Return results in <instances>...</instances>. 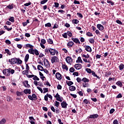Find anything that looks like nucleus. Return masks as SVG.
<instances>
[{
  "label": "nucleus",
  "mask_w": 124,
  "mask_h": 124,
  "mask_svg": "<svg viewBox=\"0 0 124 124\" xmlns=\"http://www.w3.org/2000/svg\"><path fill=\"white\" fill-rule=\"evenodd\" d=\"M51 63H54V62H59L60 60L57 56H53L51 57Z\"/></svg>",
  "instance_id": "1"
},
{
  "label": "nucleus",
  "mask_w": 124,
  "mask_h": 124,
  "mask_svg": "<svg viewBox=\"0 0 124 124\" xmlns=\"http://www.w3.org/2000/svg\"><path fill=\"white\" fill-rule=\"evenodd\" d=\"M3 74L6 76H10V68L5 69L2 71Z\"/></svg>",
  "instance_id": "2"
},
{
  "label": "nucleus",
  "mask_w": 124,
  "mask_h": 124,
  "mask_svg": "<svg viewBox=\"0 0 124 124\" xmlns=\"http://www.w3.org/2000/svg\"><path fill=\"white\" fill-rule=\"evenodd\" d=\"M49 53H50V55H51V56H54V55H56V53H58V52L55 49L50 48Z\"/></svg>",
  "instance_id": "3"
},
{
  "label": "nucleus",
  "mask_w": 124,
  "mask_h": 124,
  "mask_svg": "<svg viewBox=\"0 0 124 124\" xmlns=\"http://www.w3.org/2000/svg\"><path fill=\"white\" fill-rule=\"evenodd\" d=\"M66 62L67 63L70 64L73 62V60L71 57L68 56L66 58Z\"/></svg>",
  "instance_id": "4"
},
{
  "label": "nucleus",
  "mask_w": 124,
  "mask_h": 124,
  "mask_svg": "<svg viewBox=\"0 0 124 124\" xmlns=\"http://www.w3.org/2000/svg\"><path fill=\"white\" fill-rule=\"evenodd\" d=\"M67 103H66V102L63 101L62 103H61V106L62 108H64V109H66L67 108Z\"/></svg>",
  "instance_id": "5"
},
{
  "label": "nucleus",
  "mask_w": 124,
  "mask_h": 124,
  "mask_svg": "<svg viewBox=\"0 0 124 124\" xmlns=\"http://www.w3.org/2000/svg\"><path fill=\"white\" fill-rule=\"evenodd\" d=\"M55 97L56 98V100L58 101H60V102H62V100L61 98V96L58 93L56 94V95L55 96Z\"/></svg>",
  "instance_id": "6"
},
{
  "label": "nucleus",
  "mask_w": 124,
  "mask_h": 124,
  "mask_svg": "<svg viewBox=\"0 0 124 124\" xmlns=\"http://www.w3.org/2000/svg\"><path fill=\"white\" fill-rule=\"evenodd\" d=\"M55 76L58 80H62V75L59 72H57Z\"/></svg>",
  "instance_id": "7"
},
{
  "label": "nucleus",
  "mask_w": 124,
  "mask_h": 124,
  "mask_svg": "<svg viewBox=\"0 0 124 124\" xmlns=\"http://www.w3.org/2000/svg\"><path fill=\"white\" fill-rule=\"evenodd\" d=\"M44 62L45 66L46 67H48V66H50V64L49 63V61H48V60L45 59L44 60Z\"/></svg>",
  "instance_id": "8"
},
{
  "label": "nucleus",
  "mask_w": 124,
  "mask_h": 124,
  "mask_svg": "<svg viewBox=\"0 0 124 124\" xmlns=\"http://www.w3.org/2000/svg\"><path fill=\"white\" fill-rule=\"evenodd\" d=\"M75 68L78 70H79L82 68V65L81 64H76L75 65Z\"/></svg>",
  "instance_id": "9"
},
{
  "label": "nucleus",
  "mask_w": 124,
  "mask_h": 124,
  "mask_svg": "<svg viewBox=\"0 0 124 124\" xmlns=\"http://www.w3.org/2000/svg\"><path fill=\"white\" fill-rule=\"evenodd\" d=\"M23 93H24L25 94H31V89H25L23 91Z\"/></svg>",
  "instance_id": "10"
},
{
  "label": "nucleus",
  "mask_w": 124,
  "mask_h": 124,
  "mask_svg": "<svg viewBox=\"0 0 124 124\" xmlns=\"http://www.w3.org/2000/svg\"><path fill=\"white\" fill-rule=\"evenodd\" d=\"M97 28L100 31H103V30L104 29V27L102 26L101 24H99L97 25Z\"/></svg>",
  "instance_id": "11"
},
{
  "label": "nucleus",
  "mask_w": 124,
  "mask_h": 124,
  "mask_svg": "<svg viewBox=\"0 0 124 124\" xmlns=\"http://www.w3.org/2000/svg\"><path fill=\"white\" fill-rule=\"evenodd\" d=\"M98 118V115L96 114L91 115L89 116V119H97Z\"/></svg>",
  "instance_id": "12"
},
{
  "label": "nucleus",
  "mask_w": 124,
  "mask_h": 124,
  "mask_svg": "<svg viewBox=\"0 0 124 124\" xmlns=\"http://www.w3.org/2000/svg\"><path fill=\"white\" fill-rule=\"evenodd\" d=\"M72 40H73V41L75 42V43H78V44H80L81 43L80 42V41H79V39L76 38H72Z\"/></svg>",
  "instance_id": "13"
},
{
  "label": "nucleus",
  "mask_w": 124,
  "mask_h": 124,
  "mask_svg": "<svg viewBox=\"0 0 124 124\" xmlns=\"http://www.w3.org/2000/svg\"><path fill=\"white\" fill-rule=\"evenodd\" d=\"M28 83H29V81H28L27 80L24 82L23 84L25 88H30L31 87V85H30V84H29Z\"/></svg>",
  "instance_id": "14"
},
{
  "label": "nucleus",
  "mask_w": 124,
  "mask_h": 124,
  "mask_svg": "<svg viewBox=\"0 0 124 124\" xmlns=\"http://www.w3.org/2000/svg\"><path fill=\"white\" fill-rule=\"evenodd\" d=\"M74 45V43L72 41H69L67 44V46H68V48H70V47H72Z\"/></svg>",
  "instance_id": "15"
},
{
  "label": "nucleus",
  "mask_w": 124,
  "mask_h": 124,
  "mask_svg": "<svg viewBox=\"0 0 124 124\" xmlns=\"http://www.w3.org/2000/svg\"><path fill=\"white\" fill-rule=\"evenodd\" d=\"M16 59L13 58L12 59L9 60V62L13 63V64H15L16 63Z\"/></svg>",
  "instance_id": "16"
},
{
  "label": "nucleus",
  "mask_w": 124,
  "mask_h": 124,
  "mask_svg": "<svg viewBox=\"0 0 124 124\" xmlns=\"http://www.w3.org/2000/svg\"><path fill=\"white\" fill-rule=\"evenodd\" d=\"M85 50L87 52H89L90 53H91V52H92V48L91 47V46H85Z\"/></svg>",
  "instance_id": "17"
},
{
  "label": "nucleus",
  "mask_w": 124,
  "mask_h": 124,
  "mask_svg": "<svg viewBox=\"0 0 124 124\" xmlns=\"http://www.w3.org/2000/svg\"><path fill=\"white\" fill-rule=\"evenodd\" d=\"M76 62L78 63H83V61H82L81 57H78V60H77Z\"/></svg>",
  "instance_id": "18"
},
{
  "label": "nucleus",
  "mask_w": 124,
  "mask_h": 124,
  "mask_svg": "<svg viewBox=\"0 0 124 124\" xmlns=\"http://www.w3.org/2000/svg\"><path fill=\"white\" fill-rule=\"evenodd\" d=\"M29 59H30V55L29 54H27L26 55L24 59L25 62H27L29 61Z\"/></svg>",
  "instance_id": "19"
},
{
  "label": "nucleus",
  "mask_w": 124,
  "mask_h": 124,
  "mask_svg": "<svg viewBox=\"0 0 124 124\" xmlns=\"http://www.w3.org/2000/svg\"><path fill=\"white\" fill-rule=\"evenodd\" d=\"M26 49H28V48H30V49H33V46L31 45L30 44H27L25 46Z\"/></svg>",
  "instance_id": "20"
},
{
  "label": "nucleus",
  "mask_w": 124,
  "mask_h": 124,
  "mask_svg": "<svg viewBox=\"0 0 124 124\" xmlns=\"http://www.w3.org/2000/svg\"><path fill=\"white\" fill-rule=\"evenodd\" d=\"M69 89L70 91H71V92H73V91H75V90H76V88L74 86H70Z\"/></svg>",
  "instance_id": "21"
},
{
  "label": "nucleus",
  "mask_w": 124,
  "mask_h": 124,
  "mask_svg": "<svg viewBox=\"0 0 124 124\" xmlns=\"http://www.w3.org/2000/svg\"><path fill=\"white\" fill-rule=\"evenodd\" d=\"M16 95H17V96H21L22 95H24V92H16Z\"/></svg>",
  "instance_id": "22"
},
{
  "label": "nucleus",
  "mask_w": 124,
  "mask_h": 124,
  "mask_svg": "<svg viewBox=\"0 0 124 124\" xmlns=\"http://www.w3.org/2000/svg\"><path fill=\"white\" fill-rule=\"evenodd\" d=\"M37 68L38 70H40V71H43V70H44V68H43V67H42V66L40 65H38L37 66Z\"/></svg>",
  "instance_id": "23"
},
{
  "label": "nucleus",
  "mask_w": 124,
  "mask_h": 124,
  "mask_svg": "<svg viewBox=\"0 0 124 124\" xmlns=\"http://www.w3.org/2000/svg\"><path fill=\"white\" fill-rule=\"evenodd\" d=\"M16 63H18V64H22V62H23V61H22V60H21L20 59L18 58H16Z\"/></svg>",
  "instance_id": "24"
},
{
  "label": "nucleus",
  "mask_w": 124,
  "mask_h": 124,
  "mask_svg": "<svg viewBox=\"0 0 124 124\" xmlns=\"http://www.w3.org/2000/svg\"><path fill=\"white\" fill-rule=\"evenodd\" d=\"M116 85L120 87V88H122L123 87V83L120 81H118L117 82H116Z\"/></svg>",
  "instance_id": "25"
},
{
  "label": "nucleus",
  "mask_w": 124,
  "mask_h": 124,
  "mask_svg": "<svg viewBox=\"0 0 124 124\" xmlns=\"http://www.w3.org/2000/svg\"><path fill=\"white\" fill-rule=\"evenodd\" d=\"M28 52L29 53H30V54H32V55H34V49H33L32 48L29 49Z\"/></svg>",
  "instance_id": "26"
},
{
  "label": "nucleus",
  "mask_w": 124,
  "mask_h": 124,
  "mask_svg": "<svg viewBox=\"0 0 124 124\" xmlns=\"http://www.w3.org/2000/svg\"><path fill=\"white\" fill-rule=\"evenodd\" d=\"M92 75H93V76H94V77H96V78H97L98 79H100V77H99L97 75L95 74V72H94V71H92Z\"/></svg>",
  "instance_id": "27"
},
{
  "label": "nucleus",
  "mask_w": 124,
  "mask_h": 124,
  "mask_svg": "<svg viewBox=\"0 0 124 124\" xmlns=\"http://www.w3.org/2000/svg\"><path fill=\"white\" fill-rule=\"evenodd\" d=\"M5 52L7 54V55H9V56H11V52L8 49H5Z\"/></svg>",
  "instance_id": "28"
},
{
  "label": "nucleus",
  "mask_w": 124,
  "mask_h": 124,
  "mask_svg": "<svg viewBox=\"0 0 124 124\" xmlns=\"http://www.w3.org/2000/svg\"><path fill=\"white\" fill-rule=\"evenodd\" d=\"M73 24H76V25H77L78 23H79V20L78 19H73L72 21Z\"/></svg>",
  "instance_id": "29"
},
{
  "label": "nucleus",
  "mask_w": 124,
  "mask_h": 124,
  "mask_svg": "<svg viewBox=\"0 0 124 124\" xmlns=\"http://www.w3.org/2000/svg\"><path fill=\"white\" fill-rule=\"evenodd\" d=\"M82 81H83L84 83H87V82H90V80L86 78H83Z\"/></svg>",
  "instance_id": "30"
},
{
  "label": "nucleus",
  "mask_w": 124,
  "mask_h": 124,
  "mask_svg": "<svg viewBox=\"0 0 124 124\" xmlns=\"http://www.w3.org/2000/svg\"><path fill=\"white\" fill-rule=\"evenodd\" d=\"M33 80L34 81H39V78L37 76L34 75L32 78Z\"/></svg>",
  "instance_id": "31"
},
{
  "label": "nucleus",
  "mask_w": 124,
  "mask_h": 124,
  "mask_svg": "<svg viewBox=\"0 0 124 124\" xmlns=\"http://www.w3.org/2000/svg\"><path fill=\"white\" fill-rule=\"evenodd\" d=\"M9 21H10L12 23H14L15 22V19L14 18V17L12 16L9 19Z\"/></svg>",
  "instance_id": "32"
},
{
  "label": "nucleus",
  "mask_w": 124,
  "mask_h": 124,
  "mask_svg": "<svg viewBox=\"0 0 124 124\" xmlns=\"http://www.w3.org/2000/svg\"><path fill=\"white\" fill-rule=\"evenodd\" d=\"M120 70H123L124 68V65L123 63L120 64L119 66Z\"/></svg>",
  "instance_id": "33"
},
{
  "label": "nucleus",
  "mask_w": 124,
  "mask_h": 124,
  "mask_svg": "<svg viewBox=\"0 0 124 124\" xmlns=\"http://www.w3.org/2000/svg\"><path fill=\"white\" fill-rule=\"evenodd\" d=\"M6 123V120L5 119H2L0 121V124H4Z\"/></svg>",
  "instance_id": "34"
},
{
  "label": "nucleus",
  "mask_w": 124,
  "mask_h": 124,
  "mask_svg": "<svg viewBox=\"0 0 124 124\" xmlns=\"http://www.w3.org/2000/svg\"><path fill=\"white\" fill-rule=\"evenodd\" d=\"M66 84L67 85H68V86L70 87L73 84V82L70 81H66Z\"/></svg>",
  "instance_id": "35"
},
{
  "label": "nucleus",
  "mask_w": 124,
  "mask_h": 124,
  "mask_svg": "<svg viewBox=\"0 0 124 124\" xmlns=\"http://www.w3.org/2000/svg\"><path fill=\"white\" fill-rule=\"evenodd\" d=\"M7 8H8L10 10H11V9H13V4H12L11 5H9L8 6H7Z\"/></svg>",
  "instance_id": "36"
},
{
  "label": "nucleus",
  "mask_w": 124,
  "mask_h": 124,
  "mask_svg": "<svg viewBox=\"0 0 124 124\" xmlns=\"http://www.w3.org/2000/svg\"><path fill=\"white\" fill-rule=\"evenodd\" d=\"M22 74H23V75H28V74H29V71L28 70H24L22 72Z\"/></svg>",
  "instance_id": "37"
},
{
  "label": "nucleus",
  "mask_w": 124,
  "mask_h": 124,
  "mask_svg": "<svg viewBox=\"0 0 124 124\" xmlns=\"http://www.w3.org/2000/svg\"><path fill=\"white\" fill-rule=\"evenodd\" d=\"M54 104L55 106H56V107H57V108L59 107V106H60V102L58 101H55Z\"/></svg>",
  "instance_id": "38"
},
{
  "label": "nucleus",
  "mask_w": 124,
  "mask_h": 124,
  "mask_svg": "<svg viewBox=\"0 0 124 124\" xmlns=\"http://www.w3.org/2000/svg\"><path fill=\"white\" fill-rule=\"evenodd\" d=\"M82 57H83V58H85L86 59H89L90 58V55L89 54H87V55L83 54L82 55Z\"/></svg>",
  "instance_id": "39"
},
{
  "label": "nucleus",
  "mask_w": 124,
  "mask_h": 124,
  "mask_svg": "<svg viewBox=\"0 0 124 124\" xmlns=\"http://www.w3.org/2000/svg\"><path fill=\"white\" fill-rule=\"evenodd\" d=\"M86 71H87V72H88V73H89L90 74H91V73L93 72V71H92V69L90 68H86Z\"/></svg>",
  "instance_id": "40"
},
{
  "label": "nucleus",
  "mask_w": 124,
  "mask_h": 124,
  "mask_svg": "<svg viewBox=\"0 0 124 124\" xmlns=\"http://www.w3.org/2000/svg\"><path fill=\"white\" fill-rule=\"evenodd\" d=\"M34 53L36 56H38L39 55V52H38L37 49H34Z\"/></svg>",
  "instance_id": "41"
},
{
  "label": "nucleus",
  "mask_w": 124,
  "mask_h": 124,
  "mask_svg": "<svg viewBox=\"0 0 124 124\" xmlns=\"http://www.w3.org/2000/svg\"><path fill=\"white\" fill-rule=\"evenodd\" d=\"M47 42L48 43H49V44H53V40L49 38L48 39H47Z\"/></svg>",
  "instance_id": "42"
},
{
  "label": "nucleus",
  "mask_w": 124,
  "mask_h": 124,
  "mask_svg": "<svg viewBox=\"0 0 124 124\" xmlns=\"http://www.w3.org/2000/svg\"><path fill=\"white\" fill-rule=\"evenodd\" d=\"M32 97L33 98V99H37V96H36V95L35 94V93H33L32 94Z\"/></svg>",
  "instance_id": "43"
},
{
  "label": "nucleus",
  "mask_w": 124,
  "mask_h": 124,
  "mask_svg": "<svg viewBox=\"0 0 124 124\" xmlns=\"http://www.w3.org/2000/svg\"><path fill=\"white\" fill-rule=\"evenodd\" d=\"M89 42L92 44H93V43H94V40H93V38H90L89 39Z\"/></svg>",
  "instance_id": "44"
},
{
  "label": "nucleus",
  "mask_w": 124,
  "mask_h": 124,
  "mask_svg": "<svg viewBox=\"0 0 124 124\" xmlns=\"http://www.w3.org/2000/svg\"><path fill=\"white\" fill-rule=\"evenodd\" d=\"M62 68L63 69H65L66 70H68V68L66 65H62Z\"/></svg>",
  "instance_id": "45"
},
{
  "label": "nucleus",
  "mask_w": 124,
  "mask_h": 124,
  "mask_svg": "<svg viewBox=\"0 0 124 124\" xmlns=\"http://www.w3.org/2000/svg\"><path fill=\"white\" fill-rule=\"evenodd\" d=\"M83 102L86 104H89V103H90V101H89V100H88L87 99H84L83 100Z\"/></svg>",
  "instance_id": "46"
},
{
  "label": "nucleus",
  "mask_w": 124,
  "mask_h": 124,
  "mask_svg": "<svg viewBox=\"0 0 124 124\" xmlns=\"http://www.w3.org/2000/svg\"><path fill=\"white\" fill-rule=\"evenodd\" d=\"M83 61L85 62H91V60L90 59L87 60L86 58L83 59Z\"/></svg>",
  "instance_id": "47"
},
{
  "label": "nucleus",
  "mask_w": 124,
  "mask_h": 124,
  "mask_svg": "<svg viewBox=\"0 0 124 124\" xmlns=\"http://www.w3.org/2000/svg\"><path fill=\"white\" fill-rule=\"evenodd\" d=\"M48 1V0H43L41 1V4H44L45 3H46Z\"/></svg>",
  "instance_id": "48"
},
{
  "label": "nucleus",
  "mask_w": 124,
  "mask_h": 124,
  "mask_svg": "<svg viewBox=\"0 0 124 124\" xmlns=\"http://www.w3.org/2000/svg\"><path fill=\"white\" fill-rule=\"evenodd\" d=\"M41 42L42 44H45L46 43V40L44 39H42L41 40Z\"/></svg>",
  "instance_id": "49"
},
{
  "label": "nucleus",
  "mask_w": 124,
  "mask_h": 124,
  "mask_svg": "<svg viewBox=\"0 0 124 124\" xmlns=\"http://www.w3.org/2000/svg\"><path fill=\"white\" fill-rule=\"evenodd\" d=\"M45 27H47L48 28H50L52 25L50 23H47L45 24Z\"/></svg>",
  "instance_id": "50"
},
{
  "label": "nucleus",
  "mask_w": 124,
  "mask_h": 124,
  "mask_svg": "<svg viewBox=\"0 0 124 124\" xmlns=\"http://www.w3.org/2000/svg\"><path fill=\"white\" fill-rule=\"evenodd\" d=\"M108 3H110L111 5H114V3L112 1H110L109 0H107Z\"/></svg>",
  "instance_id": "51"
},
{
  "label": "nucleus",
  "mask_w": 124,
  "mask_h": 124,
  "mask_svg": "<svg viewBox=\"0 0 124 124\" xmlns=\"http://www.w3.org/2000/svg\"><path fill=\"white\" fill-rule=\"evenodd\" d=\"M70 72H74L75 71V69H74V68L73 67H71L70 68Z\"/></svg>",
  "instance_id": "52"
},
{
  "label": "nucleus",
  "mask_w": 124,
  "mask_h": 124,
  "mask_svg": "<svg viewBox=\"0 0 124 124\" xmlns=\"http://www.w3.org/2000/svg\"><path fill=\"white\" fill-rule=\"evenodd\" d=\"M77 15H78V17L79 18H82L83 17V15H82V14H81L80 13H78Z\"/></svg>",
  "instance_id": "53"
},
{
  "label": "nucleus",
  "mask_w": 124,
  "mask_h": 124,
  "mask_svg": "<svg viewBox=\"0 0 124 124\" xmlns=\"http://www.w3.org/2000/svg\"><path fill=\"white\" fill-rule=\"evenodd\" d=\"M54 5L55 7L58 8V7H59V6L60 5V4H59V3L58 2H54Z\"/></svg>",
  "instance_id": "54"
},
{
  "label": "nucleus",
  "mask_w": 124,
  "mask_h": 124,
  "mask_svg": "<svg viewBox=\"0 0 124 124\" xmlns=\"http://www.w3.org/2000/svg\"><path fill=\"white\" fill-rule=\"evenodd\" d=\"M4 28L5 29V30H7V31H11L12 30V28H8L7 26H5Z\"/></svg>",
  "instance_id": "55"
},
{
  "label": "nucleus",
  "mask_w": 124,
  "mask_h": 124,
  "mask_svg": "<svg viewBox=\"0 0 124 124\" xmlns=\"http://www.w3.org/2000/svg\"><path fill=\"white\" fill-rule=\"evenodd\" d=\"M81 52H82V49L81 48H80L78 49H77L76 50V53H81Z\"/></svg>",
  "instance_id": "56"
},
{
  "label": "nucleus",
  "mask_w": 124,
  "mask_h": 124,
  "mask_svg": "<svg viewBox=\"0 0 124 124\" xmlns=\"http://www.w3.org/2000/svg\"><path fill=\"white\" fill-rule=\"evenodd\" d=\"M86 35L88 36H93V33H91L90 32H88L87 33H86Z\"/></svg>",
  "instance_id": "57"
},
{
  "label": "nucleus",
  "mask_w": 124,
  "mask_h": 124,
  "mask_svg": "<svg viewBox=\"0 0 124 124\" xmlns=\"http://www.w3.org/2000/svg\"><path fill=\"white\" fill-rule=\"evenodd\" d=\"M34 76V75H27V77L28 78H32Z\"/></svg>",
  "instance_id": "58"
},
{
  "label": "nucleus",
  "mask_w": 124,
  "mask_h": 124,
  "mask_svg": "<svg viewBox=\"0 0 124 124\" xmlns=\"http://www.w3.org/2000/svg\"><path fill=\"white\" fill-rule=\"evenodd\" d=\"M123 97V95H122L121 93H119L117 96H116V98H122Z\"/></svg>",
  "instance_id": "59"
},
{
  "label": "nucleus",
  "mask_w": 124,
  "mask_h": 124,
  "mask_svg": "<svg viewBox=\"0 0 124 124\" xmlns=\"http://www.w3.org/2000/svg\"><path fill=\"white\" fill-rule=\"evenodd\" d=\"M15 72V70H14V69H12L10 68V73H11L12 74H14V73Z\"/></svg>",
  "instance_id": "60"
},
{
  "label": "nucleus",
  "mask_w": 124,
  "mask_h": 124,
  "mask_svg": "<svg viewBox=\"0 0 124 124\" xmlns=\"http://www.w3.org/2000/svg\"><path fill=\"white\" fill-rule=\"evenodd\" d=\"M64 11L62 10H58V13H61V14H63V13H64Z\"/></svg>",
  "instance_id": "61"
},
{
  "label": "nucleus",
  "mask_w": 124,
  "mask_h": 124,
  "mask_svg": "<svg viewBox=\"0 0 124 124\" xmlns=\"http://www.w3.org/2000/svg\"><path fill=\"white\" fill-rule=\"evenodd\" d=\"M62 36L64 37V38H67V33H64L63 34H62Z\"/></svg>",
  "instance_id": "62"
},
{
  "label": "nucleus",
  "mask_w": 124,
  "mask_h": 124,
  "mask_svg": "<svg viewBox=\"0 0 124 124\" xmlns=\"http://www.w3.org/2000/svg\"><path fill=\"white\" fill-rule=\"evenodd\" d=\"M62 85H61L60 84H58L57 85V89H58V90H62Z\"/></svg>",
  "instance_id": "63"
},
{
  "label": "nucleus",
  "mask_w": 124,
  "mask_h": 124,
  "mask_svg": "<svg viewBox=\"0 0 124 124\" xmlns=\"http://www.w3.org/2000/svg\"><path fill=\"white\" fill-rule=\"evenodd\" d=\"M44 93H47L48 92V88H44Z\"/></svg>",
  "instance_id": "64"
}]
</instances>
